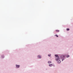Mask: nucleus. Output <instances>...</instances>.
<instances>
[{
	"label": "nucleus",
	"mask_w": 73,
	"mask_h": 73,
	"mask_svg": "<svg viewBox=\"0 0 73 73\" xmlns=\"http://www.w3.org/2000/svg\"><path fill=\"white\" fill-rule=\"evenodd\" d=\"M60 62H61V61H60V60H59V61H58V63H60Z\"/></svg>",
	"instance_id": "nucleus-12"
},
{
	"label": "nucleus",
	"mask_w": 73,
	"mask_h": 73,
	"mask_svg": "<svg viewBox=\"0 0 73 73\" xmlns=\"http://www.w3.org/2000/svg\"><path fill=\"white\" fill-rule=\"evenodd\" d=\"M68 58L70 57L69 55H67L66 56Z\"/></svg>",
	"instance_id": "nucleus-8"
},
{
	"label": "nucleus",
	"mask_w": 73,
	"mask_h": 73,
	"mask_svg": "<svg viewBox=\"0 0 73 73\" xmlns=\"http://www.w3.org/2000/svg\"><path fill=\"white\" fill-rule=\"evenodd\" d=\"M65 56H66L65 55H62L60 56V58H64Z\"/></svg>",
	"instance_id": "nucleus-2"
},
{
	"label": "nucleus",
	"mask_w": 73,
	"mask_h": 73,
	"mask_svg": "<svg viewBox=\"0 0 73 73\" xmlns=\"http://www.w3.org/2000/svg\"><path fill=\"white\" fill-rule=\"evenodd\" d=\"M48 56L50 57L51 56V54H50L48 55Z\"/></svg>",
	"instance_id": "nucleus-10"
},
{
	"label": "nucleus",
	"mask_w": 73,
	"mask_h": 73,
	"mask_svg": "<svg viewBox=\"0 0 73 73\" xmlns=\"http://www.w3.org/2000/svg\"><path fill=\"white\" fill-rule=\"evenodd\" d=\"M49 66H52V64H49Z\"/></svg>",
	"instance_id": "nucleus-6"
},
{
	"label": "nucleus",
	"mask_w": 73,
	"mask_h": 73,
	"mask_svg": "<svg viewBox=\"0 0 73 73\" xmlns=\"http://www.w3.org/2000/svg\"><path fill=\"white\" fill-rule=\"evenodd\" d=\"M66 30H67V31H69V30H70V29H67Z\"/></svg>",
	"instance_id": "nucleus-9"
},
{
	"label": "nucleus",
	"mask_w": 73,
	"mask_h": 73,
	"mask_svg": "<svg viewBox=\"0 0 73 73\" xmlns=\"http://www.w3.org/2000/svg\"><path fill=\"white\" fill-rule=\"evenodd\" d=\"M16 66L17 68H19V67H20V65H18L16 64Z\"/></svg>",
	"instance_id": "nucleus-3"
},
{
	"label": "nucleus",
	"mask_w": 73,
	"mask_h": 73,
	"mask_svg": "<svg viewBox=\"0 0 73 73\" xmlns=\"http://www.w3.org/2000/svg\"><path fill=\"white\" fill-rule=\"evenodd\" d=\"M56 31V32H59V30H56V31Z\"/></svg>",
	"instance_id": "nucleus-11"
},
{
	"label": "nucleus",
	"mask_w": 73,
	"mask_h": 73,
	"mask_svg": "<svg viewBox=\"0 0 73 73\" xmlns=\"http://www.w3.org/2000/svg\"><path fill=\"white\" fill-rule=\"evenodd\" d=\"M38 57L39 58H41V56L40 55H38Z\"/></svg>",
	"instance_id": "nucleus-5"
},
{
	"label": "nucleus",
	"mask_w": 73,
	"mask_h": 73,
	"mask_svg": "<svg viewBox=\"0 0 73 73\" xmlns=\"http://www.w3.org/2000/svg\"><path fill=\"white\" fill-rule=\"evenodd\" d=\"M51 63H52V62L51 61H49L48 62V64H50Z\"/></svg>",
	"instance_id": "nucleus-4"
},
{
	"label": "nucleus",
	"mask_w": 73,
	"mask_h": 73,
	"mask_svg": "<svg viewBox=\"0 0 73 73\" xmlns=\"http://www.w3.org/2000/svg\"><path fill=\"white\" fill-rule=\"evenodd\" d=\"M55 36H56V37H58V36L57 35H55Z\"/></svg>",
	"instance_id": "nucleus-7"
},
{
	"label": "nucleus",
	"mask_w": 73,
	"mask_h": 73,
	"mask_svg": "<svg viewBox=\"0 0 73 73\" xmlns=\"http://www.w3.org/2000/svg\"><path fill=\"white\" fill-rule=\"evenodd\" d=\"M55 56L56 57V61H58L60 60L59 56L58 55H55Z\"/></svg>",
	"instance_id": "nucleus-1"
},
{
	"label": "nucleus",
	"mask_w": 73,
	"mask_h": 73,
	"mask_svg": "<svg viewBox=\"0 0 73 73\" xmlns=\"http://www.w3.org/2000/svg\"><path fill=\"white\" fill-rule=\"evenodd\" d=\"M63 60H62V61H63Z\"/></svg>",
	"instance_id": "nucleus-13"
}]
</instances>
